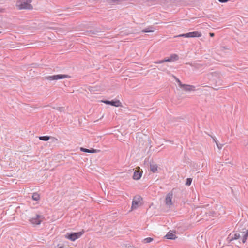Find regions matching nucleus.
<instances>
[{
  "instance_id": "obj_17",
  "label": "nucleus",
  "mask_w": 248,
  "mask_h": 248,
  "mask_svg": "<svg viewBox=\"0 0 248 248\" xmlns=\"http://www.w3.org/2000/svg\"><path fill=\"white\" fill-rule=\"evenodd\" d=\"M158 166L156 164H150V170L155 173L157 170Z\"/></svg>"
},
{
  "instance_id": "obj_5",
  "label": "nucleus",
  "mask_w": 248,
  "mask_h": 248,
  "mask_svg": "<svg viewBox=\"0 0 248 248\" xmlns=\"http://www.w3.org/2000/svg\"><path fill=\"white\" fill-rule=\"evenodd\" d=\"M142 199V198L140 195L135 196L132 201V209H136L141 205L142 204L141 202Z\"/></svg>"
},
{
  "instance_id": "obj_21",
  "label": "nucleus",
  "mask_w": 248,
  "mask_h": 248,
  "mask_svg": "<svg viewBox=\"0 0 248 248\" xmlns=\"http://www.w3.org/2000/svg\"><path fill=\"white\" fill-rule=\"evenodd\" d=\"M191 182H192V179L190 178H187L186 179V186H190L191 185Z\"/></svg>"
},
{
  "instance_id": "obj_32",
  "label": "nucleus",
  "mask_w": 248,
  "mask_h": 248,
  "mask_svg": "<svg viewBox=\"0 0 248 248\" xmlns=\"http://www.w3.org/2000/svg\"><path fill=\"white\" fill-rule=\"evenodd\" d=\"M209 35H210V37H213L214 36L215 34L214 33L210 32V33H209Z\"/></svg>"
},
{
  "instance_id": "obj_31",
  "label": "nucleus",
  "mask_w": 248,
  "mask_h": 248,
  "mask_svg": "<svg viewBox=\"0 0 248 248\" xmlns=\"http://www.w3.org/2000/svg\"><path fill=\"white\" fill-rule=\"evenodd\" d=\"M220 2L225 3L228 1L229 0H218Z\"/></svg>"
},
{
  "instance_id": "obj_24",
  "label": "nucleus",
  "mask_w": 248,
  "mask_h": 248,
  "mask_svg": "<svg viewBox=\"0 0 248 248\" xmlns=\"http://www.w3.org/2000/svg\"><path fill=\"white\" fill-rule=\"evenodd\" d=\"M176 81L178 83L179 87L180 88H182V87H183L184 84H182V82L180 81V80L178 78H176Z\"/></svg>"
},
{
  "instance_id": "obj_35",
  "label": "nucleus",
  "mask_w": 248,
  "mask_h": 248,
  "mask_svg": "<svg viewBox=\"0 0 248 248\" xmlns=\"http://www.w3.org/2000/svg\"><path fill=\"white\" fill-rule=\"evenodd\" d=\"M161 70H162V71H165V70H166V69H165V68H164V69H161Z\"/></svg>"
},
{
  "instance_id": "obj_16",
  "label": "nucleus",
  "mask_w": 248,
  "mask_h": 248,
  "mask_svg": "<svg viewBox=\"0 0 248 248\" xmlns=\"http://www.w3.org/2000/svg\"><path fill=\"white\" fill-rule=\"evenodd\" d=\"M100 31L98 29H95L92 30L88 31H86V35H92V34H97L98 33L100 32Z\"/></svg>"
},
{
  "instance_id": "obj_29",
  "label": "nucleus",
  "mask_w": 248,
  "mask_h": 248,
  "mask_svg": "<svg viewBox=\"0 0 248 248\" xmlns=\"http://www.w3.org/2000/svg\"><path fill=\"white\" fill-rule=\"evenodd\" d=\"M216 145L219 149H220L222 148L223 145L221 144L217 143Z\"/></svg>"
},
{
  "instance_id": "obj_33",
  "label": "nucleus",
  "mask_w": 248,
  "mask_h": 248,
  "mask_svg": "<svg viewBox=\"0 0 248 248\" xmlns=\"http://www.w3.org/2000/svg\"><path fill=\"white\" fill-rule=\"evenodd\" d=\"M241 225L240 222H239L236 226V227H239Z\"/></svg>"
},
{
  "instance_id": "obj_19",
  "label": "nucleus",
  "mask_w": 248,
  "mask_h": 248,
  "mask_svg": "<svg viewBox=\"0 0 248 248\" xmlns=\"http://www.w3.org/2000/svg\"><path fill=\"white\" fill-rule=\"evenodd\" d=\"M50 138V137L48 136H40L39 137V139L40 140H43V141H48Z\"/></svg>"
},
{
  "instance_id": "obj_23",
  "label": "nucleus",
  "mask_w": 248,
  "mask_h": 248,
  "mask_svg": "<svg viewBox=\"0 0 248 248\" xmlns=\"http://www.w3.org/2000/svg\"><path fill=\"white\" fill-rule=\"evenodd\" d=\"M142 32H146V33L151 32H153V30H149V29L146 28V29L143 30Z\"/></svg>"
},
{
  "instance_id": "obj_8",
  "label": "nucleus",
  "mask_w": 248,
  "mask_h": 248,
  "mask_svg": "<svg viewBox=\"0 0 248 248\" xmlns=\"http://www.w3.org/2000/svg\"><path fill=\"white\" fill-rule=\"evenodd\" d=\"M102 102L107 105H110L111 106H115V107H120V106H122L121 102L118 100H112L111 101L104 100V101H102Z\"/></svg>"
},
{
  "instance_id": "obj_36",
  "label": "nucleus",
  "mask_w": 248,
  "mask_h": 248,
  "mask_svg": "<svg viewBox=\"0 0 248 248\" xmlns=\"http://www.w3.org/2000/svg\"><path fill=\"white\" fill-rule=\"evenodd\" d=\"M59 248H62V247H59Z\"/></svg>"
},
{
  "instance_id": "obj_30",
  "label": "nucleus",
  "mask_w": 248,
  "mask_h": 248,
  "mask_svg": "<svg viewBox=\"0 0 248 248\" xmlns=\"http://www.w3.org/2000/svg\"><path fill=\"white\" fill-rule=\"evenodd\" d=\"M57 109L58 110H59V111L61 112V111L63 110V108L62 107H58V108H57Z\"/></svg>"
},
{
  "instance_id": "obj_10",
  "label": "nucleus",
  "mask_w": 248,
  "mask_h": 248,
  "mask_svg": "<svg viewBox=\"0 0 248 248\" xmlns=\"http://www.w3.org/2000/svg\"><path fill=\"white\" fill-rule=\"evenodd\" d=\"M128 1V0H106V1L110 5L113 4H122L123 2Z\"/></svg>"
},
{
  "instance_id": "obj_1",
  "label": "nucleus",
  "mask_w": 248,
  "mask_h": 248,
  "mask_svg": "<svg viewBox=\"0 0 248 248\" xmlns=\"http://www.w3.org/2000/svg\"><path fill=\"white\" fill-rule=\"evenodd\" d=\"M16 7L20 10L21 9H32V6L29 4L27 0L18 1L16 2Z\"/></svg>"
},
{
  "instance_id": "obj_37",
  "label": "nucleus",
  "mask_w": 248,
  "mask_h": 248,
  "mask_svg": "<svg viewBox=\"0 0 248 248\" xmlns=\"http://www.w3.org/2000/svg\"><path fill=\"white\" fill-rule=\"evenodd\" d=\"M1 31H0V33H1Z\"/></svg>"
},
{
  "instance_id": "obj_26",
  "label": "nucleus",
  "mask_w": 248,
  "mask_h": 248,
  "mask_svg": "<svg viewBox=\"0 0 248 248\" xmlns=\"http://www.w3.org/2000/svg\"><path fill=\"white\" fill-rule=\"evenodd\" d=\"M243 145L248 149V139L247 140L244 141Z\"/></svg>"
},
{
  "instance_id": "obj_9",
  "label": "nucleus",
  "mask_w": 248,
  "mask_h": 248,
  "mask_svg": "<svg viewBox=\"0 0 248 248\" xmlns=\"http://www.w3.org/2000/svg\"><path fill=\"white\" fill-rule=\"evenodd\" d=\"M173 197L172 191L167 194L165 198V203L167 205L170 206L172 204V198Z\"/></svg>"
},
{
  "instance_id": "obj_6",
  "label": "nucleus",
  "mask_w": 248,
  "mask_h": 248,
  "mask_svg": "<svg viewBox=\"0 0 248 248\" xmlns=\"http://www.w3.org/2000/svg\"><path fill=\"white\" fill-rule=\"evenodd\" d=\"M241 236H242V233H241L240 231H239V232H233L230 233L228 235L227 239L229 243H230L233 240H237V239H239Z\"/></svg>"
},
{
  "instance_id": "obj_14",
  "label": "nucleus",
  "mask_w": 248,
  "mask_h": 248,
  "mask_svg": "<svg viewBox=\"0 0 248 248\" xmlns=\"http://www.w3.org/2000/svg\"><path fill=\"white\" fill-rule=\"evenodd\" d=\"M179 59V56L177 54H173L170 55V57L166 59L167 62H170L172 61H174L178 60Z\"/></svg>"
},
{
  "instance_id": "obj_3",
  "label": "nucleus",
  "mask_w": 248,
  "mask_h": 248,
  "mask_svg": "<svg viewBox=\"0 0 248 248\" xmlns=\"http://www.w3.org/2000/svg\"><path fill=\"white\" fill-rule=\"evenodd\" d=\"M70 77L68 75L65 74H59L53 76H49L45 77V79L48 80H56L65 78H69Z\"/></svg>"
},
{
  "instance_id": "obj_4",
  "label": "nucleus",
  "mask_w": 248,
  "mask_h": 248,
  "mask_svg": "<svg viewBox=\"0 0 248 248\" xmlns=\"http://www.w3.org/2000/svg\"><path fill=\"white\" fill-rule=\"evenodd\" d=\"M84 232V231L82 230L81 232H71L69 233H67L66 235V238L68 239L74 241L76 239L79 238Z\"/></svg>"
},
{
  "instance_id": "obj_25",
  "label": "nucleus",
  "mask_w": 248,
  "mask_h": 248,
  "mask_svg": "<svg viewBox=\"0 0 248 248\" xmlns=\"http://www.w3.org/2000/svg\"><path fill=\"white\" fill-rule=\"evenodd\" d=\"M80 151H81L82 152H84L88 153V151H89V149H86V148H84L83 147H81L80 148Z\"/></svg>"
},
{
  "instance_id": "obj_22",
  "label": "nucleus",
  "mask_w": 248,
  "mask_h": 248,
  "mask_svg": "<svg viewBox=\"0 0 248 248\" xmlns=\"http://www.w3.org/2000/svg\"><path fill=\"white\" fill-rule=\"evenodd\" d=\"M167 62V60H166V59H165L164 60H159V61H156L155 62V63H156V64H160V63H162L164 62Z\"/></svg>"
},
{
  "instance_id": "obj_27",
  "label": "nucleus",
  "mask_w": 248,
  "mask_h": 248,
  "mask_svg": "<svg viewBox=\"0 0 248 248\" xmlns=\"http://www.w3.org/2000/svg\"><path fill=\"white\" fill-rule=\"evenodd\" d=\"M97 150L93 148H92L91 149H89V151H88V153H96Z\"/></svg>"
},
{
  "instance_id": "obj_13",
  "label": "nucleus",
  "mask_w": 248,
  "mask_h": 248,
  "mask_svg": "<svg viewBox=\"0 0 248 248\" xmlns=\"http://www.w3.org/2000/svg\"><path fill=\"white\" fill-rule=\"evenodd\" d=\"M195 86L193 85L184 84L181 88H183L186 91H190L192 90H195Z\"/></svg>"
},
{
  "instance_id": "obj_7",
  "label": "nucleus",
  "mask_w": 248,
  "mask_h": 248,
  "mask_svg": "<svg viewBox=\"0 0 248 248\" xmlns=\"http://www.w3.org/2000/svg\"><path fill=\"white\" fill-rule=\"evenodd\" d=\"M41 217V216L36 214L34 217L29 219V221L32 224L38 225L40 224L42 222V220L40 219Z\"/></svg>"
},
{
  "instance_id": "obj_34",
  "label": "nucleus",
  "mask_w": 248,
  "mask_h": 248,
  "mask_svg": "<svg viewBox=\"0 0 248 248\" xmlns=\"http://www.w3.org/2000/svg\"><path fill=\"white\" fill-rule=\"evenodd\" d=\"M3 9L0 10V12H3Z\"/></svg>"
},
{
  "instance_id": "obj_18",
  "label": "nucleus",
  "mask_w": 248,
  "mask_h": 248,
  "mask_svg": "<svg viewBox=\"0 0 248 248\" xmlns=\"http://www.w3.org/2000/svg\"><path fill=\"white\" fill-rule=\"evenodd\" d=\"M32 199L35 201H37L40 199V195L35 192L32 194Z\"/></svg>"
},
{
  "instance_id": "obj_28",
  "label": "nucleus",
  "mask_w": 248,
  "mask_h": 248,
  "mask_svg": "<svg viewBox=\"0 0 248 248\" xmlns=\"http://www.w3.org/2000/svg\"><path fill=\"white\" fill-rule=\"evenodd\" d=\"M211 137L213 139V141L216 143V145L217 144V143H218V141L217 140L216 138L215 137H213L212 136H211Z\"/></svg>"
},
{
  "instance_id": "obj_20",
  "label": "nucleus",
  "mask_w": 248,
  "mask_h": 248,
  "mask_svg": "<svg viewBox=\"0 0 248 248\" xmlns=\"http://www.w3.org/2000/svg\"><path fill=\"white\" fill-rule=\"evenodd\" d=\"M153 240V239L151 237H147L144 239V242L145 243H148L151 242Z\"/></svg>"
},
{
  "instance_id": "obj_11",
  "label": "nucleus",
  "mask_w": 248,
  "mask_h": 248,
  "mask_svg": "<svg viewBox=\"0 0 248 248\" xmlns=\"http://www.w3.org/2000/svg\"><path fill=\"white\" fill-rule=\"evenodd\" d=\"M142 171L136 170L134 172V174L133 176V179L136 180H139L141 178V177L142 176Z\"/></svg>"
},
{
  "instance_id": "obj_12",
  "label": "nucleus",
  "mask_w": 248,
  "mask_h": 248,
  "mask_svg": "<svg viewBox=\"0 0 248 248\" xmlns=\"http://www.w3.org/2000/svg\"><path fill=\"white\" fill-rule=\"evenodd\" d=\"M244 230L245 229H243V231L241 232L242 237V242L243 243H245L246 242V240L248 236V230H247L246 232L244 231Z\"/></svg>"
},
{
  "instance_id": "obj_2",
  "label": "nucleus",
  "mask_w": 248,
  "mask_h": 248,
  "mask_svg": "<svg viewBox=\"0 0 248 248\" xmlns=\"http://www.w3.org/2000/svg\"><path fill=\"white\" fill-rule=\"evenodd\" d=\"M202 36V33L201 32L198 31H193L191 32H188L185 34H180L178 36H176V37H183L186 38H194V37H200Z\"/></svg>"
},
{
  "instance_id": "obj_15",
  "label": "nucleus",
  "mask_w": 248,
  "mask_h": 248,
  "mask_svg": "<svg viewBox=\"0 0 248 248\" xmlns=\"http://www.w3.org/2000/svg\"><path fill=\"white\" fill-rule=\"evenodd\" d=\"M165 237L166 239L171 240H174L177 238L176 236L173 232H169L165 235Z\"/></svg>"
}]
</instances>
